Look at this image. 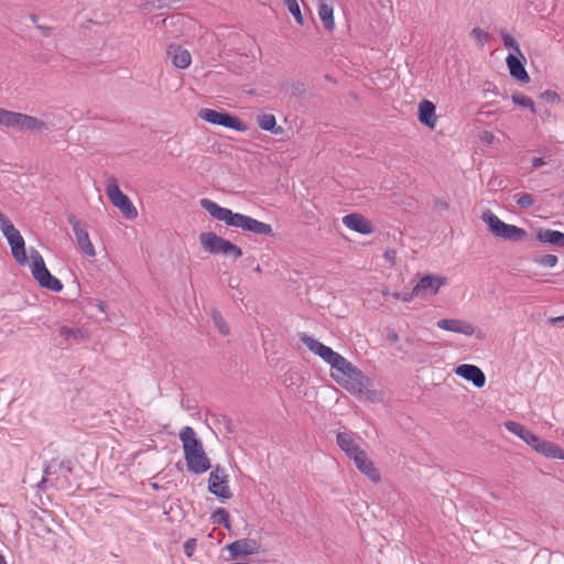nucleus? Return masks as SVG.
Listing matches in <instances>:
<instances>
[{"mask_svg":"<svg viewBox=\"0 0 564 564\" xmlns=\"http://www.w3.org/2000/svg\"><path fill=\"white\" fill-rule=\"evenodd\" d=\"M212 522L214 524H223L226 529L230 530L229 513L224 508H218L212 513Z\"/></svg>","mask_w":564,"mask_h":564,"instance_id":"nucleus-30","label":"nucleus"},{"mask_svg":"<svg viewBox=\"0 0 564 564\" xmlns=\"http://www.w3.org/2000/svg\"><path fill=\"white\" fill-rule=\"evenodd\" d=\"M30 268L34 280L44 289L53 292L63 290V283L51 274L45 265L42 254L34 248L30 250Z\"/></svg>","mask_w":564,"mask_h":564,"instance_id":"nucleus-7","label":"nucleus"},{"mask_svg":"<svg viewBox=\"0 0 564 564\" xmlns=\"http://www.w3.org/2000/svg\"><path fill=\"white\" fill-rule=\"evenodd\" d=\"M196 546V540L189 539L184 543V551L187 556H191Z\"/></svg>","mask_w":564,"mask_h":564,"instance_id":"nucleus-40","label":"nucleus"},{"mask_svg":"<svg viewBox=\"0 0 564 564\" xmlns=\"http://www.w3.org/2000/svg\"><path fill=\"white\" fill-rule=\"evenodd\" d=\"M208 491L220 499H230L232 492L228 486V475L225 468L217 465L208 478Z\"/></svg>","mask_w":564,"mask_h":564,"instance_id":"nucleus-14","label":"nucleus"},{"mask_svg":"<svg viewBox=\"0 0 564 564\" xmlns=\"http://www.w3.org/2000/svg\"><path fill=\"white\" fill-rule=\"evenodd\" d=\"M355 465L358 468V470L361 474H364L367 478H369L372 482L377 484L381 480V476L378 468L375 467L373 462L368 457L366 452L357 454Z\"/></svg>","mask_w":564,"mask_h":564,"instance_id":"nucleus-16","label":"nucleus"},{"mask_svg":"<svg viewBox=\"0 0 564 564\" xmlns=\"http://www.w3.org/2000/svg\"><path fill=\"white\" fill-rule=\"evenodd\" d=\"M199 241L205 251L214 254H223L232 259H238L242 256L240 247L231 241L217 236L215 232H203L199 236Z\"/></svg>","mask_w":564,"mask_h":564,"instance_id":"nucleus-8","label":"nucleus"},{"mask_svg":"<svg viewBox=\"0 0 564 564\" xmlns=\"http://www.w3.org/2000/svg\"><path fill=\"white\" fill-rule=\"evenodd\" d=\"M539 454L553 459L564 460V449L555 443L539 437L532 447Z\"/></svg>","mask_w":564,"mask_h":564,"instance_id":"nucleus-19","label":"nucleus"},{"mask_svg":"<svg viewBox=\"0 0 564 564\" xmlns=\"http://www.w3.org/2000/svg\"><path fill=\"white\" fill-rule=\"evenodd\" d=\"M506 61L510 75L513 78L518 79L521 83H528L530 80V77L522 62L516 55L509 54Z\"/></svg>","mask_w":564,"mask_h":564,"instance_id":"nucleus-23","label":"nucleus"},{"mask_svg":"<svg viewBox=\"0 0 564 564\" xmlns=\"http://www.w3.org/2000/svg\"><path fill=\"white\" fill-rule=\"evenodd\" d=\"M513 104L529 108L532 112H535V107L533 100L525 95H512Z\"/></svg>","mask_w":564,"mask_h":564,"instance_id":"nucleus-34","label":"nucleus"},{"mask_svg":"<svg viewBox=\"0 0 564 564\" xmlns=\"http://www.w3.org/2000/svg\"><path fill=\"white\" fill-rule=\"evenodd\" d=\"M332 367V378L351 394L371 403L382 402L383 393L371 389L372 380L343 355H319Z\"/></svg>","mask_w":564,"mask_h":564,"instance_id":"nucleus-1","label":"nucleus"},{"mask_svg":"<svg viewBox=\"0 0 564 564\" xmlns=\"http://www.w3.org/2000/svg\"><path fill=\"white\" fill-rule=\"evenodd\" d=\"M454 372L463 379L470 381L475 387L482 388L486 383V376L484 371L475 366L463 364L455 368Z\"/></svg>","mask_w":564,"mask_h":564,"instance_id":"nucleus-15","label":"nucleus"},{"mask_svg":"<svg viewBox=\"0 0 564 564\" xmlns=\"http://www.w3.org/2000/svg\"><path fill=\"white\" fill-rule=\"evenodd\" d=\"M257 122H258V126L264 131H270L275 134H278L282 131L281 127H276L275 117L271 113H264V115L258 116Z\"/></svg>","mask_w":564,"mask_h":564,"instance_id":"nucleus-28","label":"nucleus"},{"mask_svg":"<svg viewBox=\"0 0 564 564\" xmlns=\"http://www.w3.org/2000/svg\"><path fill=\"white\" fill-rule=\"evenodd\" d=\"M470 34L481 46L491 40V35L481 28H474Z\"/></svg>","mask_w":564,"mask_h":564,"instance_id":"nucleus-35","label":"nucleus"},{"mask_svg":"<svg viewBox=\"0 0 564 564\" xmlns=\"http://www.w3.org/2000/svg\"><path fill=\"white\" fill-rule=\"evenodd\" d=\"M392 296L395 299V300H402L404 302V294H401L400 292H394L392 294Z\"/></svg>","mask_w":564,"mask_h":564,"instance_id":"nucleus-48","label":"nucleus"},{"mask_svg":"<svg viewBox=\"0 0 564 564\" xmlns=\"http://www.w3.org/2000/svg\"><path fill=\"white\" fill-rule=\"evenodd\" d=\"M505 426L509 432L519 436L522 441H524L531 447H533L534 444L539 440L538 435H535L530 430H528L524 425H522L518 422L507 421V422H505Z\"/></svg>","mask_w":564,"mask_h":564,"instance_id":"nucleus-21","label":"nucleus"},{"mask_svg":"<svg viewBox=\"0 0 564 564\" xmlns=\"http://www.w3.org/2000/svg\"><path fill=\"white\" fill-rule=\"evenodd\" d=\"M200 206L215 219L225 223L229 227L240 228L260 236H273L270 224L259 221L250 216L234 213L231 209L221 207L212 199H200Z\"/></svg>","mask_w":564,"mask_h":564,"instance_id":"nucleus-2","label":"nucleus"},{"mask_svg":"<svg viewBox=\"0 0 564 564\" xmlns=\"http://www.w3.org/2000/svg\"><path fill=\"white\" fill-rule=\"evenodd\" d=\"M557 257L554 254H545L535 259V262L546 268H554L557 264Z\"/></svg>","mask_w":564,"mask_h":564,"instance_id":"nucleus-37","label":"nucleus"},{"mask_svg":"<svg viewBox=\"0 0 564 564\" xmlns=\"http://www.w3.org/2000/svg\"><path fill=\"white\" fill-rule=\"evenodd\" d=\"M180 440L183 444L184 458L187 469L194 474H203L210 468V460L207 457L202 442L196 437L191 426H185L180 432Z\"/></svg>","mask_w":564,"mask_h":564,"instance_id":"nucleus-3","label":"nucleus"},{"mask_svg":"<svg viewBox=\"0 0 564 564\" xmlns=\"http://www.w3.org/2000/svg\"><path fill=\"white\" fill-rule=\"evenodd\" d=\"M284 4L286 6L289 12L294 17L299 24H303V17L301 13L300 6L296 0H284Z\"/></svg>","mask_w":564,"mask_h":564,"instance_id":"nucleus-32","label":"nucleus"},{"mask_svg":"<svg viewBox=\"0 0 564 564\" xmlns=\"http://www.w3.org/2000/svg\"><path fill=\"white\" fill-rule=\"evenodd\" d=\"M198 117L208 123L223 126L235 131L246 130V124L242 121L227 112L217 111L210 108H202L198 111Z\"/></svg>","mask_w":564,"mask_h":564,"instance_id":"nucleus-11","label":"nucleus"},{"mask_svg":"<svg viewBox=\"0 0 564 564\" xmlns=\"http://www.w3.org/2000/svg\"><path fill=\"white\" fill-rule=\"evenodd\" d=\"M256 271H257V272H261V269H260V267H259V265L256 268Z\"/></svg>","mask_w":564,"mask_h":564,"instance_id":"nucleus-53","label":"nucleus"},{"mask_svg":"<svg viewBox=\"0 0 564 564\" xmlns=\"http://www.w3.org/2000/svg\"><path fill=\"white\" fill-rule=\"evenodd\" d=\"M501 36L507 48L512 50L516 54L521 55L520 46L513 36L505 31L501 32Z\"/></svg>","mask_w":564,"mask_h":564,"instance_id":"nucleus-36","label":"nucleus"},{"mask_svg":"<svg viewBox=\"0 0 564 564\" xmlns=\"http://www.w3.org/2000/svg\"><path fill=\"white\" fill-rule=\"evenodd\" d=\"M105 185L107 196L111 204L116 206L127 219L137 218V208L130 198L121 192L117 180L113 176L107 177Z\"/></svg>","mask_w":564,"mask_h":564,"instance_id":"nucleus-9","label":"nucleus"},{"mask_svg":"<svg viewBox=\"0 0 564 564\" xmlns=\"http://www.w3.org/2000/svg\"><path fill=\"white\" fill-rule=\"evenodd\" d=\"M59 334L62 337H64L66 339H74V340H78L84 337V332L80 328H72V327H66V326H64L59 329Z\"/></svg>","mask_w":564,"mask_h":564,"instance_id":"nucleus-33","label":"nucleus"},{"mask_svg":"<svg viewBox=\"0 0 564 564\" xmlns=\"http://www.w3.org/2000/svg\"><path fill=\"white\" fill-rule=\"evenodd\" d=\"M99 307L104 310V303H99Z\"/></svg>","mask_w":564,"mask_h":564,"instance_id":"nucleus-54","label":"nucleus"},{"mask_svg":"<svg viewBox=\"0 0 564 564\" xmlns=\"http://www.w3.org/2000/svg\"><path fill=\"white\" fill-rule=\"evenodd\" d=\"M546 323L549 325H556V326H561V327H564V315L562 316H556V317H550L546 319Z\"/></svg>","mask_w":564,"mask_h":564,"instance_id":"nucleus-41","label":"nucleus"},{"mask_svg":"<svg viewBox=\"0 0 564 564\" xmlns=\"http://www.w3.org/2000/svg\"><path fill=\"white\" fill-rule=\"evenodd\" d=\"M0 564H7L6 560H4V557L2 555H0Z\"/></svg>","mask_w":564,"mask_h":564,"instance_id":"nucleus-50","label":"nucleus"},{"mask_svg":"<svg viewBox=\"0 0 564 564\" xmlns=\"http://www.w3.org/2000/svg\"><path fill=\"white\" fill-rule=\"evenodd\" d=\"M436 108L435 105L430 100H422L419 104V113L417 118L421 123L429 127L430 129H434L437 123V117H436Z\"/></svg>","mask_w":564,"mask_h":564,"instance_id":"nucleus-20","label":"nucleus"},{"mask_svg":"<svg viewBox=\"0 0 564 564\" xmlns=\"http://www.w3.org/2000/svg\"><path fill=\"white\" fill-rule=\"evenodd\" d=\"M299 337L301 341L307 347V349L311 350V352H335L332 348L323 345L306 333H301Z\"/></svg>","mask_w":564,"mask_h":564,"instance_id":"nucleus-27","label":"nucleus"},{"mask_svg":"<svg viewBox=\"0 0 564 564\" xmlns=\"http://www.w3.org/2000/svg\"><path fill=\"white\" fill-rule=\"evenodd\" d=\"M541 97L549 102H558L560 101V96L554 90H545L544 93H542Z\"/></svg>","mask_w":564,"mask_h":564,"instance_id":"nucleus-39","label":"nucleus"},{"mask_svg":"<svg viewBox=\"0 0 564 564\" xmlns=\"http://www.w3.org/2000/svg\"><path fill=\"white\" fill-rule=\"evenodd\" d=\"M167 54L172 58L174 66L184 69L187 68L192 63L191 53L177 45H170Z\"/></svg>","mask_w":564,"mask_h":564,"instance_id":"nucleus-22","label":"nucleus"},{"mask_svg":"<svg viewBox=\"0 0 564 564\" xmlns=\"http://www.w3.org/2000/svg\"><path fill=\"white\" fill-rule=\"evenodd\" d=\"M446 284L447 279L443 275L425 274L419 280L411 292L404 293V302H411L414 297L419 296L435 295Z\"/></svg>","mask_w":564,"mask_h":564,"instance_id":"nucleus-10","label":"nucleus"},{"mask_svg":"<svg viewBox=\"0 0 564 564\" xmlns=\"http://www.w3.org/2000/svg\"><path fill=\"white\" fill-rule=\"evenodd\" d=\"M517 204L522 208H529L534 204V199L530 194L523 193L517 195Z\"/></svg>","mask_w":564,"mask_h":564,"instance_id":"nucleus-38","label":"nucleus"},{"mask_svg":"<svg viewBox=\"0 0 564 564\" xmlns=\"http://www.w3.org/2000/svg\"><path fill=\"white\" fill-rule=\"evenodd\" d=\"M36 28L40 29L42 31V33L46 36H48L51 34V28H48V26H43V25L36 24Z\"/></svg>","mask_w":564,"mask_h":564,"instance_id":"nucleus-45","label":"nucleus"},{"mask_svg":"<svg viewBox=\"0 0 564 564\" xmlns=\"http://www.w3.org/2000/svg\"><path fill=\"white\" fill-rule=\"evenodd\" d=\"M212 318L215 327L219 330L221 335L226 336L229 334V326L219 312L213 311Z\"/></svg>","mask_w":564,"mask_h":564,"instance_id":"nucleus-31","label":"nucleus"},{"mask_svg":"<svg viewBox=\"0 0 564 564\" xmlns=\"http://www.w3.org/2000/svg\"><path fill=\"white\" fill-rule=\"evenodd\" d=\"M31 20L33 21V23H35V24H36V22H37V18H36L34 14H32V15H31Z\"/></svg>","mask_w":564,"mask_h":564,"instance_id":"nucleus-49","label":"nucleus"},{"mask_svg":"<svg viewBox=\"0 0 564 564\" xmlns=\"http://www.w3.org/2000/svg\"><path fill=\"white\" fill-rule=\"evenodd\" d=\"M65 470L67 474H69L72 471V468L69 466V463H65V462H53L52 464L47 465L44 469V477L43 479L37 484V487L40 489H44V485L46 484V481H48V478L53 475H57L58 473Z\"/></svg>","mask_w":564,"mask_h":564,"instance_id":"nucleus-25","label":"nucleus"},{"mask_svg":"<svg viewBox=\"0 0 564 564\" xmlns=\"http://www.w3.org/2000/svg\"><path fill=\"white\" fill-rule=\"evenodd\" d=\"M481 219L496 237L513 242L521 241L527 237L524 229L516 225L506 224L491 210H485L481 215Z\"/></svg>","mask_w":564,"mask_h":564,"instance_id":"nucleus-6","label":"nucleus"},{"mask_svg":"<svg viewBox=\"0 0 564 564\" xmlns=\"http://www.w3.org/2000/svg\"><path fill=\"white\" fill-rule=\"evenodd\" d=\"M544 163L545 162H544V160L542 158H534L533 161H532V166L534 169H538V167L544 165Z\"/></svg>","mask_w":564,"mask_h":564,"instance_id":"nucleus-44","label":"nucleus"},{"mask_svg":"<svg viewBox=\"0 0 564 564\" xmlns=\"http://www.w3.org/2000/svg\"><path fill=\"white\" fill-rule=\"evenodd\" d=\"M318 17L324 25V28L328 31L334 30L335 20H334V9L332 6L321 1L318 3Z\"/></svg>","mask_w":564,"mask_h":564,"instance_id":"nucleus-26","label":"nucleus"},{"mask_svg":"<svg viewBox=\"0 0 564 564\" xmlns=\"http://www.w3.org/2000/svg\"><path fill=\"white\" fill-rule=\"evenodd\" d=\"M479 138L482 142L488 143V144L492 143L495 140V135L490 131H482L480 133Z\"/></svg>","mask_w":564,"mask_h":564,"instance_id":"nucleus-42","label":"nucleus"},{"mask_svg":"<svg viewBox=\"0 0 564 564\" xmlns=\"http://www.w3.org/2000/svg\"><path fill=\"white\" fill-rule=\"evenodd\" d=\"M345 453H346V455H347L349 458L354 459V463H355V462H356V458H357V454H359V453H365V451H364V449H361L359 446H357V447H350V448H349V451H348V452H345Z\"/></svg>","mask_w":564,"mask_h":564,"instance_id":"nucleus-43","label":"nucleus"},{"mask_svg":"<svg viewBox=\"0 0 564 564\" xmlns=\"http://www.w3.org/2000/svg\"><path fill=\"white\" fill-rule=\"evenodd\" d=\"M0 230L10 246L13 259L20 265L28 264L29 258L25 251L24 238L2 212H0Z\"/></svg>","mask_w":564,"mask_h":564,"instance_id":"nucleus-4","label":"nucleus"},{"mask_svg":"<svg viewBox=\"0 0 564 564\" xmlns=\"http://www.w3.org/2000/svg\"><path fill=\"white\" fill-rule=\"evenodd\" d=\"M152 487H153L154 489H158V488H159L158 484H155V482H154V484H152Z\"/></svg>","mask_w":564,"mask_h":564,"instance_id":"nucleus-52","label":"nucleus"},{"mask_svg":"<svg viewBox=\"0 0 564 564\" xmlns=\"http://www.w3.org/2000/svg\"><path fill=\"white\" fill-rule=\"evenodd\" d=\"M343 224L359 234H370L372 231L371 223L359 214H348L343 217Z\"/></svg>","mask_w":564,"mask_h":564,"instance_id":"nucleus-18","label":"nucleus"},{"mask_svg":"<svg viewBox=\"0 0 564 564\" xmlns=\"http://www.w3.org/2000/svg\"><path fill=\"white\" fill-rule=\"evenodd\" d=\"M337 445L341 451L348 452L350 447L359 446L354 438L352 433L339 432L336 436Z\"/></svg>","mask_w":564,"mask_h":564,"instance_id":"nucleus-29","label":"nucleus"},{"mask_svg":"<svg viewBox=\"0 0 564 564\" xmlns=\"http://www.w3.org/2000/svg\"><path fill=\"white\" fill-rule=\"evenodd\" d=\"M539 241L553 246L564 247V232L553 229L540 230L536 235Z\"/></svg>","mask_w":564,"mask_h":564,"instance_id":"nucleus-24","label":"nucleus"},{"mask_svg":"<svg viewBox=\"0 0 564 564\" xmlns=\"http://www.w3.org/2000/svg\"><path fill=\"white\" fill-rule=\"evenodd\" d=\"M232 556H245L258 553L259 543L252 539H241L227 546Z\"/></svg>","mask_w":564,"mask_h":564,"instance_id":"nucleus-17","label":"nucleus"},{"mask_svg":"<svg viewBox=\"0 0 564 564\" xmlns=\"http://www.w3.org/2000/svg\"><path fill=\"white\" fill-rule=\"evenodd\" d=\"M436 326L440 329L463 334L465 336H475L478 339L485 338V333L474 324L458 318H442L437 321Z\"/></svg>","mask_w":564,"mask_h":564,"instance_id":"nucleus-13","label":"nucleus"},{"mask_svg":"<svg viewBox=\"0 0 564 564\" xmlns=\"http://www.w3.org/2000/svg\"><path fill=\"white\" fill-rule=\"evenodd\" d=\"M394 256H395V252L393 250H388L386 251L384 253V257L389 260V261H392L394 259Z\"/></svg>","mask_w":564,"mask_h":564,"instance_id":"nucleus-47","label":"nucleus"},{"mask_svg":"<svg viewBox=\"0 0 564 564\" xmlns=\"http://www.w3.org/2000/svg\"><path fill=\"white\" fill-rule=\"evenodd\" d=\"M67 219L73 228L79 251L88 258L96 257V249L90 240L87 225L79 220L75 215H69Z\"/></svg>","mask_w":564,"mask_h":564,"instance_id":"nucleus-12","label":"nucleus"},{"mask_svg":"<svg viewBox=\"0 0 564 564\" xmlns=\"http://www.w3.org/2000/svg\"><path fill=\"white\" fill-rule=\"evenodd\" d=\"M382 294H383V295H388V294H389V291L386 289V290H383V291H382Z\"/></svg>","mask_w":564,"mask_h":564,"instance_id":"nucleus-51","label":"nucleus"},{"mask_svg":"<svg viewBox=\"0 0 564 564\" xmlns=\"http://www.w3.org/2000/svg\"><path fill=\"white\" fill-rule=\"evenodd\" d=\"M0 127L18 131H41L46 129L44 121L21 112L0 108Z\"/></svg>","mask_w":564,"mask_h":564,"instance_id":"nucleus-5","label":"nucleus"},{"mask_svg":"<svg viewBox=\"0 0 564 564\" xmlns=\"http://www.w3.org/2000/svg\"><path fill=\"white\" fill-rule=\"evenodd\" d=\"M387 336H388V339L391 341H395L398 339V335L393 330H389Z\"/></svg>","mask_w":564,"mask_h":564,"instance_id":"nucleus-46","label":"nucleus"}]
</instances>
